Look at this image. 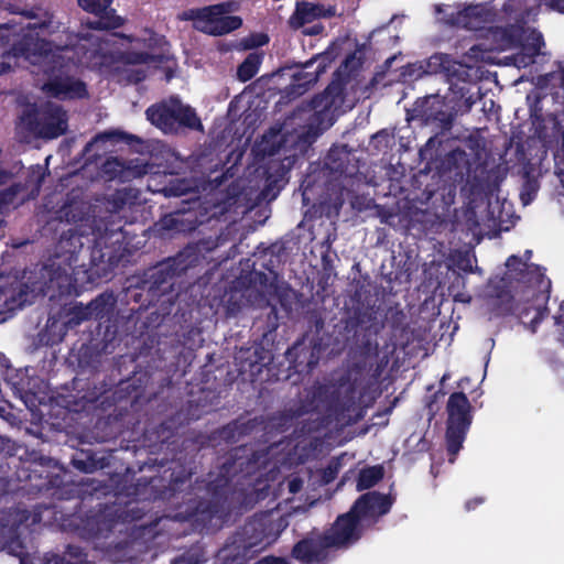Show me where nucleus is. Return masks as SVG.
<instances>
[{"mask_svg":"<svg viewBox=\"0 0 564 564\" xmlns=\"http://www.w3.org/2000/svg\"><path fill=\"white\" fill-rule=\"evenodd\" d=\"M405 15L404 14H401V15H393L389 22H387L386 24L381 25L379 29H377V31H380V32H388V33H398L402 30V24L405 20ZM376 33V30L371 31L369 33V35H375Z\"/></svg>","mask_w":564,"mask_h":564,"instance_id":"obj_54","label":"nucleus"},{"mask_svg":"<svg viewBox=\"0 0 564 564\" xmlns=\"http://www.w3.org/2000/svg\"><path fill=\"white\" fill-rule=\"evenodd\" d=\"M156 226L161 231L183 232L186 230L184 224V213L177 210L175 213L166 214L161 217V219L156 223Z\"/></svg>","mask_w":564,"mask_h":564,"instance_id":"obj_45","label":"nucleus"},{"mask_svg":"<svg viewBox=\"0 0 564 564\" xmlns=\"http://www.w3.org/2000/svg\"><path fill=\"white\" fill-rule=\"evenodd\" d=\"M145 437L151 443L150 447H158L159 451L163 448L174 451L176 445V427L174 420H165L161 422L151 431L145 432Z\"/></svg>","mask_w":564,"mask_h":564,"instance_id":"obj_32","label":"nucleus"},{"mask_svg":"<svg viewBox=\"0 0 564 564\" xmlns=\"http://www.w3.org/2000/svg\"><path fill=\"white\" fill-rule=\"evenodd\" d=\"M447 423H446V449L453 458L463 447L467 431L471 424V405L464 392H453L447 401Z\"/></svg>","mask_w":564,"mask_h":564,"instance_id":"obj_13","label":"nucleus"},{"mask_svg":"<svg viewBox=\"0 0 564 564\" xmlns=\"http://www.w3.org/2000/svg\"><path fill=\"white\" fill-rule=\"evenodd\" d=\"M325 532L312 533L297 541L292 549V557L304 564L318 563L326 558L332 549Z\"/></svg>","mask_w":564,"mask_h":564,"instance_id":"obj_26","label":"nucleus"},{"mask_svg":"<svg viewBox=\"0 0 564 564\" xmlns=\"http://www.w3.org/2000/svg\"><path fill=\"white\" fill-rule=\"evenodd\" d=\"M235 422H237L239 438L250 435L260 424L258 417L248 420H245L243 417H238L235 420Z\"/></svg>","mask_w":564,"mask_h":564,"instance_id":"obj_53","label":"nucleus"},{"mask_svg":"<svg viewBox=\"0 0 564 564\" xmlns=\"http://www.w3.org/2000/svg\"><path fill=\"white\" fill-rule=\"evenodd\" d=\"M251 299L250 292L237 276L220 296L218 313L223 314L225 319L236 318L245 307L251 304Z\"/></svg>","mask_w":564,"mask_h":564,"instance_id":"obj_25","label":"nucleus"},{"mask_svg":"<svg viewBox=\"0 0 564 564\" xmlns=\"http://www.w3.org/2000/svg\"><path fill=\"white\" fill-rule=\"evenodd\" d=\"M102 170L110 180L130 182L148 174L151 165L140 159L124 161L118 158H110L105 161Z\"/></svg>","mask_w":564,"mask_h":564,"instance_id":"obj_27","label":"nucleus"},{"mask_svg":"<svg viewBox=\"0 0 564 564\" xmlns=\"http://www.w3.org/2000/svg\"><path fill=\"white\" fill-rule=\"evenodd\" d=\"M365 530V525L349 509L347 512L339 514L330 528L324 532L332 549L347 550L362 538Z\"/></svg>","mask_w":564,"mask_h":564,"instance_id":"obj_15","label":"nucleus"},{"mask_svg":"<svg viewBox=\"0 0 564 564\" xmlns=\"http://www.w3.org/2000/svg\"><path fill=\"white\" fill-rule=\"evenodd\" d=\"M145 72L142 69H132L129 72L127 78L132 84H139L145 79Z\"/></svg>","mask_w":564,"mask_h":564,"instance_id":"obj_62","label":"nucleus"},{"mask_svg":"<svg viewBox=\"0 0 564 564\" xmlns=\"http://www.w3.org/2000/svg\"><path fill=\"white\" fill-rule=\"evenodd\" d=\"M449 63V57L447 54H434L430 57L429 65H438L442 68H446V64Z\"/></svg>","mask_w":564,"mask_h":564,"instance_id":"obj_60","label":"nucleus"},{"mask_svg":"<svg viewBox=\"0 0 564 564\" xmlns=\"http://www.w3.org/2000/svg\"><path fill=\"white\" fill-rule=\"evenodd\" d=\"M354 159L347 145L333 147L325 158V167L339 177H351L358 172V166L352 163Z\"/></svg>","mask_w":564,"mask_h":564,"instance_id":"obj_30","label":"nucleus"},{"mask_svg":"<svg viewBox=\"0 0 564 564\" xmlns=\"http://www.w3.org/2000/svg\"><path fill=\"white\" fill-rule=\"evenodd\" d=\"M547 122L551 129L546 127L540 131V138L543 145L553 151L556 173L564 175V101L560 108L547 115Z\"/></svg>","mask_w":564,"mask_h":564,"instance_id":"obj_18","label":"nucleus"},{"mask_svg":"<svg viewBox=\"0 0 564 564\" xmlns=\"http://www.w3.org/2000/svg\"><path fill=\"white\" fill-rule=\"evenodd\" d=\"M344 329L346 332V345L355 348L364 357L351 369V383L349 392L358 393V398H364L372 388L379 383L387 362L378 361L379 344L378 335L383 329V323L379 321L376 314L361 313L351 316L345 321Z\"/></svg>","mask_w":564,"mask_h":564,"instance_id":"obj_4","label":"nucleus"},{"mask_svg":"<svg viewBox=\"0 0 564 564\" xmlns=\"http://www.w3.org/2000/svg\"><path fill=\"white\" fill-rule=\"evenodd\" d=\"M549 296H546L545 302L543 305H540L538 307L534 306H524L523 308L519 310V317L522 321L523 324H525L524 318L529 316V314L533 311L534 315L529 322V329L532 333H535L540 324L549 315V308L546 305Z\"/></svg>","mask_w":564,"mask_h":564,"instance_id":"obj_43","label":"nucleus"},{"mask_svg":"<svg viewBox=\"0 0 564 564\" xmlns=\"http://www.w3.org/2000/svg\"><path fill=\"white\" fill-rule=\"evenodd\" d=\"M263 54L259 52H251L247 55L243 62L237 68V78L242 82H249L252 79L262 63Z\"/></svg>","mask_w":564,"mask_h":564,"instance_id":"obj_40","label":"nucleus"},{"mask_svg":"<svg viewBox=\"0 0 564 564\" xmlns=\"http://www.w3.org/2000/svg\"><path fill=\"white\" fill-rule=\"evenodd\" d=\"M455 265L465 273H474L478 270V268H473L468 253H460L455 261Z\"/></svg>","mask_w":564,"mask_h":564,"instance_id":"obj_57","label":"nucleus"},{"mask_svg":"<svg viewBox=\"0 0 564 564\" xmlns=\"http://www.w3.org/2000/svg\"><path fill=\"white\" fill-rule=\"evenodd\" d=\"M506 275L509 280L539 290L550 289L551 281L546 279L544 268L534 263H527L522 258L511 254L506 261Z\"/></svg>","mask_w":564,"mask_h":564,"instance_id":"obj_20","label":"nucleus"},{"mask_svg":"<svg viewBox=\"0 0 564 564\" xmlns=\"http://www.w3.org/2000/svg\"><path fill=\"white\" fill-rule=\"evenodd\" d=\"M444 104L436 97H425L423 100L415 102L412 118L424 124H436L442 131H449L456 113L444 109Z\"/></svg>","mask_w":564,"mask_h":564,"instance_id":"obj_23","label":"nucleus"},{"mask_svg":"<svg viewBox=\"0 0 564 564\" xmlns=\"http://www.w3.org/2000/svg\"><path fill=\"white\" fill-rule=\"evenodd\" d=\"M337 37L328 47L305 63L285 65L279 69L282 76L290 77V84L282 90V98L291 101L307 93L326 70L330 63L338 56L339 46Z\"/></svg>","mask_w":564,"mask_h":564,"instance_id":"obj_6","label":"nucleus"},{"mask_svg":"<svg viewBox=\"0 0 564 564\" xmlns=\"http://www.w3.org/2000/svg\"><path fill=\"white\" fill-rule=\"evenodd\" d=\"M336 14V7H325L322 3H312L308 1H299L295 10L289 19V24L296 30L305 24L314 23L316 20L332 18Z\"/></svg>","mask_w":564,"mask_h":564,"instance_id":"obj_29","label":"nucleus"},{"mask_svg":"<svg viewBox=\"0 0 564 564\" xmlns=\"http://www.w3.org/2000/svg\"><path fill=\"white\" fill-rule=\"evenodd\" d=\"M321 345L310 343L307 346L305 339L297 340L286 351V359L297 372H311L318 364Z\"/></svg>","mask_w":564,"mask_h":564,"instance_id":"obj_28","label":"nucleus"},{"mask_svg":"<svg viewBox=\"0 0 564 564\" xmlns=\"http://www.w3.org/2000/svg\"><path fill=\"white\" fill-rule=\"evenodd\" d=\"M8 522V514L3 511H0V535L4 536L6 531L8 533V540L4 542L3 549L8 552V554L19 557L21 564L22 560H26V547L18 534V527H9Z\"/></svg>","mask_w":564,"mask_h":564,"instance_id":"obj_33","label":"nucleus"},{"mask_svg":"<svg viewBox=\"0 0 564 564\" xmlns=\"http://www.w3.org/2000/svg\"><path fill=\"white\" fill-rule=\"evenodd\" d=\"M70 464L75 469L85 474L100 470L108 465L107 457L97 456V453L91 449H77L72 455Z\"/></svg>","mask_w":564,"mask_h":564,"instance_id":"obj_34","label":"nucleus"},{"mask_svg":"<svg viewBox=\"0 0 564 564\" xmlns=\"http://www.w3.org/2000/svg\"><path fill=\"white\" fill-rule=\"evenodd\" d=\"M257 525L256 522L245 524L242 532L218 551L215 564H245L246 552L261 543L264 536L263 530L257 533Z\"/></svg>","mask_w":564,"mask_h":564,"instance_id":"obj_14","label":"nucleus"},{"mask_svg":"<svg viewBox=\"0 0 564 564\" xmlns=\"http://www.w3.org/2000/svg\"><path fill=\"white\" fill-rule=\"evenodd\" d=\"M339 471V464L335 462H330L323 470H322V481L327 485L334 481Z\"/></svg>","mask_w":564,"mask_h":564,"instance_id":"obj_56","label":"nucleus"},{"mask_svg":"<svg viewBox=\"0 0 564 564\" xmlns=\"http://www.w3.org/2000/svg\"><path fill=\"white\" fill-rule=\"evenodd\" d=\"M256 564H289V562L283 557H276V556H265Z\"/></svg>","mask_w":564,"mask_h":564,"instance_id":"obj_64","label":"nucleus"},{"mask_svg":"<svg viewBox=\"0 0 564 564\" xmlns=\"http://www.w3.org/2000/svg\"><path fill=\"white\" fill-rule=\"evenodd\" d=\"M15 288L13 289V293L10 296H7L4 290H1L0 293L4 295V303L9 304L12 302V305L17 304L18 306H22L28 300L29 295V286L26 283H23L19 280H14Z\"/></svg>","mask_w":564,"mask_h":564,"instance_id":"obj_49","label":"nucleus"},{"mask_svg":"<svg viewBox=\"0 0 564 564\" xmlns=\"http://www.w3.org/2000/svg\"><path fill=\"white\" fill-rule=\"evenodd\" d=\"M11 384L13 394L21 399L25 404L34 402L36 397L35 387L37 386V378H31L26 373L19 371L11 376L8 380Z\"/></svg>","mask_w":564,"mask_h":564,"instance_id":"obj_35","label":"nucleus"},{"mask_svg":"<svg viewBox=\"0 0 564 564\" xmlns=\"http://www.w3.org/2000/svg\"><path fill=\"white\" fill-rule=\"evenodd\" d=\"M205 561L203 551L191 549L174 558L171 564H200Z\"/></svg>","mask_w":564,"mask_h":564,"instance_id":"obj_51","label":"nucleus"},{"mask_svg":"<svg viewBox=\"0 0 564 564\" xmlns=\"http://www.w3.org/2000/svg\"><path fill=\"white\" fill-rule=\"evenodd\" d=\"M197 261L198 257L192 249H183L145 270L142 275L128 280L123 300L128 305L135 304L129 308V319H139L142 312L152 308L149 317L160 324L171 314L180 295L176 280Z\"/></svg>","mask_w":564,"mask_h":564,"instance_id":"obj_2","label":"nucleus"},{"mask_svg":"<svg viewBox=\"0 0 564 564\" xmlns=\"http://www.w3.org/2000/svg\"><path fill=\"white\" fill-rule=\"evenodd\" d=\"M77 366L82 370L72 380L68 394L62 395L64 406L75 413H85L95 419V429L105 430L100 441L115 437L119 431V422L129 410L139 411L140 405L150 401L147 387L150 380L148 372H133L127 379L116 381L111 378H85L82 375L88 368H95L98 354L93 347L83 344L76 355Z\"/></svg>","mask_w":564,"mask_h":564,"instance_id":"obj_1","label":"nucleus"},{"mask_svg":"<svg viewBox=\"0 0 564 564\" xmlns=\"http://www.w3.org/2000/svg\"><path fill=\"white\" fill-rule=\"evenodd\" d=\"M131 196V189L123 188V189H117L109 199L110 204L112 205V209L115 212H119L128 203H130Z\"/></svg>","mask_w":564,"mask_h":564,"instance_id":"obj_52","label":"nucleus"},{"mask_svg":"<svg viewBox=\"0 0 564 564\" xmlns=\"http://www.w3.org/2000/svg\"><path fill=\"white\" fill-rule=\"evenodd\" d=\"M180 458L177 457V454L174 453L172 454L171 457H167L166 455L164 457H162L161 459H158V458H149L148 462L144 463V465H148L149 467H165L167 466L169 464H175L176 460H178Z\"/></svg>","mask_w":564,"mask_h":564,"instance_id":"obj_58","label":"nucleus"},{"mask_svg":"<svg viewBox=\"0 0 564 564\" xmlns=\"http://www.w3.org/2000/svg\"><path fill=\"white\" fill-rule=\"evenodd\" d=\"M43 181L44 172L41 171L40 166H36V169H33L31 173L28 175L25 184L14 183L9 187L2 189L0 192V200L4 206L13 204L18 195L24 189H26L30 185L32 186L31 196L36 197L40 194Z\"/></svg>","mask_w":564,"mask_h":564,"instance_id":"obj_31","label":"nucleus"},{"mask_svg":"<svg viewBox=\"0 0 564 564\" xmlns=\"http://www.w3.org/2000/svg\"><path fill=\"white\" fill-rule=\"evenodd\" d=\"M355 62V53L347 55L333 74V78L327 87L307 102V107L313 111V122H316L318 126H325V128L333 124L335 111L344 102L346 88L351 78L350 65Z\"/></svg>","mask_w":564,"mask_h":564,"instance_id":"obj_8","label":"nucleus"},{"mask_svg":"<svg viewBox=\"0 0 564 564\" xmlns=\"http://www.w3.org/2000/svg\"><path fill=\"white\" fill-rule=\"evenodd\" d=\"M85 235L86 231L77 228L63 231L55 246L54 256L44 265L51 282L56 281L58 286L69 283L75 269L83 265L79 264V253L84 247L82 238Z\"/></svg>","mask_w":564,"mask_h":564,"instance_id":"obj_11","label":"nucleus"},{"mask_svg":"<svg viewBox=\"0 0 564 564\" xmlns=\"http://www.w3.org/2000/svg\"><path fill=\"white\" fill-rule=\"evenodd\" d=\"M269 41L270 37H243L235 47L241 51L253 50L267 45Z\"/></svg>","mask_w":564,"mask_h":564,"instance_id":"obj_55","label":"nucleus"},{"mask_svg":"<svg viewBox=\"0 0 564 564\" xmlns=\"http://www.w3.org/2000/svg\"><path fill=\"white\" fill-rule=\"evenodd\" d=\"M72 42L54 46L46 37H21L12 47L13 56L24 57L39 66L47 80L42 90L61 100L83 99L88 96L86 84L70 75L73 58L67 56Z\"/></svg>","mask_w":564,"mask_h":564,"instance_id":"obj_3","label":"nucleus"},{"mask_svg":"<svg viewBox=\"0 0 564 564\" xmlns=\"http://www.w3.org/2000/svg\"><path fill=\"white\" fill-rule=\"evenodd\" d=\"M89 306L84 305L83 303H75L73 306L68 308H64V326L68 328H75L84 321L91 319Z\"/></svg>","mask_w":564,"mask_h":564,"instance_id":"obj_41","label":"nucleus"},{"mask_svg":"<svg viewBox=\"0 0 564 564\" xmlns=\"http://www.w3.org/2000/svg\"><path fill=\"white\" fill-rule=\"evenodd\" d=\"M238 278L243 282L251 297L257 294L264 295L265 293H270L275 288L268 274L262 271L252 270L248 273L240 274Z\"/></svg>","mask_w":564,"mask_h":564,"instance_id":"obj_39","label":"nucleus"},{"mask_svg":"<svg viewBox=\"0 0 564 564\" xmlns=\"http://www.w3.org/2000/svg\"><path fill=\"white\" fill-rule=\"evenodd\" d=\"M383 478V467L380 465L362 468L357 477V489L367 490Z\"/></svg>","mask_w":564,"mask_h":564,"instance_id":"obj_42","label":"nucleus"},{"mask_svg":"<svg viewBox=\"0 0 564 564\" xmlns=\"http://www.w3.org/2000/svg\"><path fill=\"white\" fill-rule=\"evenodd\" d=\"M128 40L129 43L134 44L135 47L142 50L128 48L124 51H117L112 53L111 61L113 63L123 65H141V64H161L166 57L163 53L153 52V46L158 44L163 37H122Z\"/></svg>","mask_w":564,"mask_h":564,"instance_id":"obj_17","label":"nucleus"},{"mask_svg":"<svg viewBox=\"0 0 564 564\" xmlns=\"http://www.w3.org/2000/svg\"><path fill=\"white\" fill-rule=\"evenodd\" d=\"M375 313L377 318L383 323V327L386 324L392 329V330H400L403 329L404 323H405V314L402 310L398 307H389L384 313V318L382 319L377 311H365L364 313ZM362 312L356 313L354 316H357L358 314H361Z\"/></svg>","mask_w":564,"mask_h":564,"instance_id":"obj_44","label":"nucleus"},{"mask_svg":"<svg viewBox=\"0 0 564 564\" xmlns=\"http://www.w3.org/2000/svg\"><path fill=\"white\" fill-rule=\"evenodd\" d=\"M90 206L83 199L67 197L58 210V218L76 226L91 228L93 246L89 254V268L86 272L89 278L107 279L119 262L120 245L123 235L120 228L111 224L90 219Z\"/></svg>","mask_w":564,"mask_h":564,"instance_id":"obj_5","label":"nucleus"},{"mask_svg":"<svg viewBox=\"0 0 564 564\" xmlns=\"http://www.w3.org/2000/svg\"><path fill=\"white\" fill-rule=\"evenodd\" d=\"M539 191V183L535 178L527 177L520 191V200L527 206L531 204Z\"/></svg>","mask_w":564,"mask_h":564,"instance_id":"obj_50","label":"nucleus"},{"mask_svg":"<svg viewBox=\"0 0 564 564\" xmlns=\"http://www.w3.org/2000/svg\"><path fill=\"white\" fill-rule=\"evenodd\" d=\"M240 2L229 0L202 8H192L183 12L182 19L192 21L193 26L207 35H227L239 30L243 20L236 13Z\"/></svg>","mask_w":564,"mask_h":564,"instance_id":"obj_7","label":"nucleus"},{"mask_svg":"<svg viewBox=\"0 0 564 564\" xmlns=\"http://www.w3.org/2000/svg\"><path fill=\"white\" fill-rule=\"evenodd\" d=\"M147 120L164 133H177L181 129L202 131L203 123L194 108L176 96L163 99L148 107Z\"/></svg>","mask_w":564,"mask_h":564,"instance_id":"obj_10","label":"nucleus"},{"mask_svg":"<svg viewBox=\"0 0 564 564\" xmlns=\"http://www.w3.org/2000/svg\"><path fill=\"white\" fill-rule=\"evenodd\" d=\"M393 501L389 495L368 491L356 499L350 510L367 529L373 527L381 517L390 512Z\"/></svg>","mask_w":564,"mask_h":564,"instance_id":"obj_16","label":"nucleus"},{"mask_svg":"<svg viewBox=\"0 0 564 564\" xmlns=\"http://www.w3.org/2000/svg\"><path fill=\"white\" fill-rule=\"evenodd\" d=\"M245 451L246 449L241 447L235 448L226 460L220 464L215 477H213V473L208 474L209 480L207 481L206 490L210 499L200 500L196 508L198 512L206 514L208 519L214 518L223 511L228 499L230 482L238 473L243 471V465L256 463V459H242L239 453Z\"/></svg>","mask_w":564,"mask_h":564,"instance_id":"obj_9","label":"nucleus"},{"mask_svg":"<svg viewBox=\"0 0 564 564\" xmlns=\"http://www.w3.org/2000/svg\"><path fill=\"white\" fill-rule=\"evenodd\" d=\"M271 359L270 351L261 344L253 343L248 347H240L236 351L234 362L240 376L253 381Z\"/></svg>","mask_w":564,"mask_h":564,"instance_id":"obj_22","label":"nucleus"},{"mask_svg":"<svg viewBox=\"0 0 564 564\" xmlns=\"http://www.w3.org/2000/svg\"><path fill=\"white\" fill-rule=\"evenodd\" d=\"M161 192L166 197H181L192 192V184L186 178H173L171 180Z\"/></svg>","mask_w":564,"mask_h":564,"instance_id":"obj_47","label":"nucleus"},{"mask_svg":"<svg viewBox=\"0 0 564 564\" xmlns=\"http://www.w3.org/2000/svg\"><path fill=\"white\" fill-rule=\"evenodd\" d=\"M21 564H26L22 560ZM43 564H89L87 554L79 545L68 544L63 554L48 552L44 555Z\"/></svg>","mask_w":564,"mask_h":564,"instance_id":"obj_37","label":"nucleus"},{"mask_svg":"<svg viewBox=\"0 0 564 564\" xmlns=\"http://www.w3.org/2000/svg\"><path fill=\"white\" fill-rule=\"evenodd\" d=\"M303 479L299 476H293L292 478H290L288 480V489H289V492L292 494V495H296L297 492H300L303 488Z\"/></svg>","mask_w":564,"mask_h":564,"instance_id":"obj_59","label":"nucleus"},{"mask_svg":"<svg viewBox=\"0 0 564 564\" xmlns=\"http://www.w3.org/2000/svg\"><path fill=\"white\" fill-rule=\"evenodd\" d=\"M117 304V297L112 292H104L88 303L91 319L110 321Z\"/></svg>","mask_w":564,"mask_h":564,"instance_id":"obj_38","label":"nucleus"},{"mask_svg":"<svg viewBox=\"0 0 564 564\" xmlns=\"http://www.w3.org/2000/svg\"><path fill=\"white\" fill-rule=\"evenodd\" d=\"M465 158H466V152L459 148L452 150L447 154V161L449 163H454V164H457L458 161L465 160Z\"/></svg>","mask_w":564,"mask_h":564,"instance_id":"obj_61","label":"nucleus"},{"mask_svg":"<svg viewBox=\"0 0 564 564\" xmlns=\"http://www.w3.org/2000/svg\"><path fill=\"white\" fill-rule=\"evenodd\" d=\"M79 7L95 15L94 20H87L88 29L97 31H112L110 35H126L122 32L115 31L123 23V19L115 14L110 8L112 0H77Z\"/></svg>","mask_w":564,"mask_h":564,"instance_id":"obj_19","label":"nucleus"},{"mask_svg":"<svg viewBox=\"0 0 564 564\" xmlns=\"http://www.w3.org/2000/svg\"><path fill=\"white\" fill-rule=\"evenodd\" d=\"M238 432L237 422L232 420L228 424L212 432V434L208 436V441L212 443L223 441L226 444H235L240 441Z\"/></svg>","mask_w":564,"mask_h":564,"instance_id":"obj_46","label":"nucleus"},{"mask_svg":"<svg viewBox=\"0 0 564 564\" xmlns=\"http://www.w3.org/2000/svg\"><path fill=\"white\" fill-rule=\"evenodd\" d=\"M132 140H138L135 135L129 134L123 131H106L97 134L88 145H94L98 143L105 144L106 142H126L130 143Z\"/></svg>","mask_w":564,"mask_h":564,"instance_id":"obj_48","label":"nucleus"},{"mask_svg":"<svg viewBox=\"0 0 564 564\" xmlns=\"http://www.w3.org/2000/svg\"><path fill=\"white\" fill-rule=\"evenodd\" d=\"M325 31V25L322 22L314 23L313 26L305 29L303 35H322Z\"/></svg>","mask_w":564,"mask_h":564,"instance_id":"obj_63","label":"nucleus"},{"mask_svg":"<svg viewBox=\"0 0 564 564\" xmlns=\"http://www.w3.org/2000/svg\"><path fill=\"white\" fill-rule=\"evenodd\" d=\"M30 21L20 29L19 32H13L11 35H52L55 31L52 29L53 15L45 12L43 18L37 17L32 11L24 13Z\"/></svg>","mask_w":564,"mask_h":564,"instance_id":"obj_36","label":"nucleus"},{"mask_svg":"<svg viewBox=\"0 0 564 564\" xmlns=\"http://www.w3.org/2000/svg\"><path fill=\"white\" fill-rule=\"evenodd\" d=\"M25 129L41 139H56L66 133L68 116L66 110L52 101L41 106L32 105L21 116Z\"/></svg>","mask_w":564,"mask_h":564,"instance_id":"obj_12","label":"nucleus"},{"mask_svg":"<svg viewBox=\"0 0 564 564\" xmlns=\"http://www.w3.org/2000/svg\"><path fill=\"white\" fill-rule=\"evenodd\" d=\"M448 7L444 4L435 6V13L441 15L440 21L448 26L462 28L468 31H479L484 29L486 17L484 9L478 4H470L460 10L446 12Z\"/></svg>","mask_w":564,"mask_h":564,"instance_id":"obj_21","label":"nucleus"},{"mask_svg":"<svg viewBox=\"0 0 564 564\" xmlns=\"http://www.w3.org/2000/svg\"><path fill=\"white\" fill-rule=\"evenodd\" d=\"M501 42L508 43L516 50V53L505 56V64L518 68H524L535 63L544 46V37H499Z\"/></svg>","mask_w":564,"mask_h":564,"instance_id":"obj_24","label":"nucleus"}]
</instances>
